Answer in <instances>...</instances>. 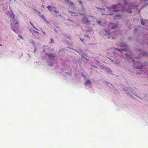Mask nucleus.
Segmentation results:
<instances>
[{"label":"nucleus","mask_w":148,"mask_h":148,"mask_svg":"<svg viewBox=\"0 0 148 148\" xmlns=\"http://www.w3.org/2000/svg\"><path fill=\"white\" fill-rule=\"evenodd\" d=\"M42 32L45 35V32Z\"/></svg>","instance_id":"a878e982"},{"label":"nucleus","mask_w":148,"mask_h":148,"mask_svg":"<svg viewBox=\"0 0 148 148\" xmlns=\"http://www.w3.org/2000/svg\"><path fill=\"white\" fill-rule=\"evenodd\" d=\"M97 23L99 24H100L101 23V21H97Z\"/></svg>","instance_id":"6ab92c4d"},{"label":"nucleus","mask_w":148,"mask_h":148,"mask_svg":"<svg viewBox=\"0 0 148 148\" xmlns=\"http://www.w3.org/2000/svg\"><path fill=\"white\" fill-rule=\"evenodd\" d=\"M10 17L11 26L14 31L16 32L18 31V21L16 22V19L15 18V15L13 12H12L10 14Z\"/></svg>","instance_id":"f03ea898"},{"label":"nucleus","mask_w":148,"mask_h":148,"mask_svg":"<svg viewBox=\"0 0 148 148\" xmlns=\"http://www.w3.org/2000/svg\"><path fill=\"white\" fill-rule=\"evenodd\" d=\"M30 24L31 25L33 26V28H34L35 29H36V30H38V29H37V28H36L35 27V26L32 23V22H30Z\"/></svg>","instance_id":"ddd939ff"},{"label":"nucleus","mask_w":148,"mask_h":148,"mask_svg":"<svg viewBox=\"0 0 148 148\" xmlns=\"http://www.w3.org/2000/svg\"><path fill=\"white\" fill-rule=\"evenodd\" d=\"M32 42L33 43H34V42L32 40Z\"/></svg>","instance_id":"bb28decb"},{"label":"nucleus","mask_w":148,"mask_h":148,"mask_svg":"<svg viewBox=\"0 0 148 148\" xmlns=\"http://www.w3.org/2000/svg\"><path fill=\"white\" fill-rule=\"evenodd\" d=\"M50 43H54V40H53L51 38V42H50Z\"/></svg>","instance_id":"f3484780"},{"label":"nucleus","mask_w":148,"mask_h":148,"mask_svg":"<svg viewBox=\"0 0 148 148\" xmlns=\"http://www.w3.org/2000/svg\"><path fill=\"white\" fill-rule=\"evenodd\" d=\"M143 66H138L137 67V68L139 69H143Z\"/></svg>","instance_id":"2eb2a0df"},{"label":"nucleus","mask_w":148,"mask_h":148,"mask_svg":"<svg viewBox=\"0 0 148 148\" xmlns=\"http://www.w3.org/2000/svg\"><path fill=\"white\" fill-rule=\"evenodd\" d=\"M132 61L134 62V63L135 64H136V63L134 61V60L133 59H132Z\"/></svg>","instance_id":"b1692460"},{"label":"nucleus","mask_w":148,"mask_h":148,"mask_svg":"<svg viewBox=\"0 0 148 148\" xmlns=\"http://www.w3.org/2000/svg\"><path fill=\"white\" fill-rule=\"evenodd\" d=\"M140 10H138V13H140Z\"/></svg>","instance_id":"c85d7f7f"},{"label":"nucleus","mask_w":148,"mask_h":148,"mask_svg":"<svg viewBox=\"0 0 148 148\" xmlns=\"http://www.w3.org/2000/svg\"><path fill=\"white\" fill-rule=\"evenodd\" d=\"M40 17H41L45 21L46 20V19L45 18V16L43 15H40Z\"/></svg>","instance_id":"4468645a"},{"label":"nucleus","mask_w":148,"mask_h":148,"mask_svg":"<svg viewBox=\"0 0 148 148\" xmlns=\"http://www.w3.org/2000/svg\"><path fill=\"white\" fill-rule=\"evenodd\" d=\"M36 51V47H35V49L34 51V52H35Z\"/></svg>","instance_id":"4be33fe9"},{"label":"nucleus","mask_w":148,"mask_h":148,"mask_svg":"<svg viewBox=\"0 0 148 148\" xmlns=\"http://www.w3.org/2000/svg\"><path fill=\"white\" fill-rule=\"evenodd\" d=\"M67 2H68L70 5L71 6L73 7L74 6V3L73 2H70L68 0H66Z\"/></svg>","instance_id":"6e6552de"},{"label":"nucleus","mask_w":148,"mask_h":148,"mask_svg":"<svg viewBox=\"0 0 148 148\" xmlns=\"http://www.w3.org/2000/svg\"><path fill=\"white\" fill-rule=\"evenodd\" d=\"M79 3H80L81 4H82V2H81V1H80V2H79Z\"/></svg>","instance_id":"cd10ccee"},{"label":"nucleus","mask_w":148,"mask_h":148,"mask_svg":"<svg viewBox=\"0 0 148 148\" xmlns=\"http://www.w3.org/2000/svg\"><path fill=\"white\" fill-rule=\"evenodd\" d=\"M42 7L44 8V5H43Z\"/></svg>","instance_id":"c756f323"},{"label":"nucleus","mask_w":148,"mask_h":148,"mask_svg":"<svg viewBox=\"0 0 148 148\" xmlns=\"http://www.w3.org/2000/svg\"><path fill=\"white\" fill-rule=\"evenodd\" d=\"M85 36L87 38H89L90 39V38L89 37V36L88 35H85Z\"/></svg>","instance_id":"412c9836"},{"label":"nucleus","mask_w":148,"mask_h":148,"mask_svg":"<svg viewBox=\"0 0 148 148\" xmlns=\"http://www.w3.org/2000/svg\"><path fill=\"white\" fill-rule=\"evenodd\" d=\"M20 36L21 37V38H23L21 36Z\"/></svg>","instance_id":"7c9ffc66"},{"label":"nucleus","mask_w":148,"mask_h":148,"mask_svg":"<svg viewBox=\"0 0 148 148\" xmlns=\"http://www.w3.org/2000/svg\"><path fill=\"white\" fill-rule=\"evenodd\" d=\"M54 9V11L55 12H56V13H58V11L56 10V8L55 7H53L52 8V9Z\"/></svg>","instance_id":"f8f14e48"},{"label":"nucleus","mask_w":148,"mask_h":148,"mask_svg":"<svg viewBox=\"0 0 148 148\" xmlns=\"http://www.w3.org/2000/svg\"><path fill=\"white\" fill-rule=\"evenodd\" d=\"M82 22L83 23L86 24H89L90 21L88 20L87 18L85 17H84L82 19Z\"/></svg>","instance_id":"423d86ee"},{"label":"nucleus","mask_w":148,"mask_h":148,"mask_svg":"<svg viewBox=\"0 0 148 148\" xmlns=\"http://www.w3.org/2000/svg\"><path fill=\"white\" fill-rule=\"evenodd\" d=\"M69 12H71V13H73V14H75V13L73 12H71V11H69Z\"/></svg>","instance_id":"5701e85b"},{"label":"nucleus","mask_w":148,"mask_h":148,"mask_svg":"<svg viewBox=\"0 0 148 148\" xmlns=\"http://www.w3.org/2000/svg\"><path fill=\"white\" fill-rule=\"evenodd\" d=\"M138 5H135L134 3H128L125 0L124 1V6H121L119 4L112 5V6L107 7V11H109L108 13H106L104 14L107 15H113L115 14V12L118 11L121 12H123L124 11H126L128 12L131 13L132 10L133 9H137Z\"/></svg>","instance_id":"f257e3e1"},{"label":"nucleus","mask_w":148,"mask_h":148,"mask_svg":"<svg viewBox=\"0 0 148 148\" xmlns=\"http://www.w3.org/2000/svg\"><path fill=\"white\" fill-rule=\"evenodd\" d=\"M47 8L50 11H51V10H52V9H51L52 8V7H51L50 6H48L47 7Z\"/></svg>","instance_id":"9b49d317"},{"label":"nucleus","mask_w":148,"mask_h":148,"mask_svg":"<svg viewBox=\"0 0 148 148\" xmlns=\"http://www.w3.org/2000/svg\"><path fill=\"white\" fill-rule=\"evenodd\" d=\"M46 55L48 56L49 58L51 59L52 58H54L56 56L55 54L52 53L50 54H48V53H46Z\"/></svg>","instance_id":"0eeeda50"},{"label":"nucleus","mask_w":148,"mask_h":148,"mask_svg":"<svg viewBox=\"0 0 148 148\" xmlns=\"http://www.w3.org/2000/svg\"><path fill=\"white\" fill-rule=\"evenodd\" d=\"M114 16L115 17L119 16H120V15H115Z\"/></svg>","instance_id":"aec40b11"},{"label":"nucleus","mask_w":148,"mask_h":148,"mask_svg":"<svg viewBox=\"0 0 148 148\" xmlns=\"http://www.w3.org/2000/svg\"><path fill=\"white\" fill-rule=\"evenodd\" d=\"M91 84V82L89 80H88L87 81H86L85 82V84L86 85H87L88 84Z\"/></svg>","instance_id":"1a4fd4ad"},{"label":"nucleus","mask_w":148,"mask_h":148,"mask_svg":"<svg viewBox=\"0 0 148 148\" xmlns=\"http://www.w3.org/2000/svg\"><path fill=\"white\" fill-rule=\"evenodd\" d=\"M106 25L107 27V30L104 29L102 30L101 33L103 35H106L110 33V30L111 29H114L117 27L116 25L114 24L111 23L106 24Z\"/></svg>","instance_id":"7ed1b4c3"},{"label":"nucleus","mask_w":148,"mask_h":148,"mask_svg":"<svg viewBox=\"0 0 148 148\" xmlns=\"http://www.w3.org/2000/svg\"><path fill=\"white\" fill-rule=\"evenodd\" d=\"M143 55H144V56H145V54H144H144H143Z\"/></svg>","instance_id":"473e14b6"},{"label":"nucleus","mask_w":148,"mask_h":148,"mask_svg":"<svg viewBox=\"0 0 148 148\" xmlns=\"http://www.w3.org/2000/svg\"><path fill=\"white\" fill-rule=\"evenodd\" d=\"M145 21H143V20H141V24L142 25H145Z\"/></svg>","instance_id":"9d476101"},{"label":"nucleus","mask_w":148,"mask_h":148,"mask_svg":"<svg viewBox=\"0 0 148 148\" xmlns=\"http://www.w3.org/2000/svg\"><path fill=\"white\" fill-rule=\"evenodd\" d=\"M0 46H2L1 45V44H0Z\"/></svg>","instance_id":"2f4dec72"},{"label":"nucleus","mask_w":148,"mask_h":148,"mask_svg":"<svg viewBox=\"0 0 148 148\" xmlns=\"http://www.w3.org/2000/svg\"><path fill=\"white\" fill-rule=\"evenodd\" d=\"M33 31L35 33H37V34H39V33L38 32L36 31L33 30Z\"/></svg>","instance_id":"dca6fc26"},{"label":"nucleus","mask_w":148,"mask_h":148,"mask_svg":"<svg viewBox=\"0 0 148 148\" xmlns=\"http://www.w3.org/2000/svg\"><path fill=\"white\" fill-rule=\"evenodd\" d=\"M79 39L82 42L84 41V39H81V38H80Z\"/></svg>","instance_id":"a211bd4d"},{"label":"nucleus","mask_w":148,"mask_h":148,"mask_svg":"<svg viewBox=\"0 0 148 148\" xmlns=\"http://www.w3.org/2000/svg\"><path fill=\"white\" fill-rule=\"evenodd\" d=\"M38 13H40V12H38Z\"/></svg>","instance_id":"72a5a7b5"},{"label":"nucleus","mask_w":148,"mask_h":148,"mask_svg":"<svg viewBox=\"0 0 148 148\" xmlns=\"http://www.w3.org/2000/svg\"><path fill=\"white\" fill-rule=\"evenodd\" d=\"M101 10H104V11H105V8H102L101 9Z\"/></svg>","instance_id":"393cba45"},{"label":"nucleus","mask_w":148,"mask_h":148,"mask_svg":"<svg viewBox=\"0 0 148 148\" xmlns=\"http://www.w3.org/2000/svg\"><path fill=\"white\" fill-rule=\"evenodd\" d=\"M122 49H116L118 51L120 52L121 53L123 51H126V52H127L125 55L127 57H128L131 55V52L130 51H129L127 49L128 47L126 45H123L122 47Z\"/></svg>","instance_id":"20e7f679"},{"label":"nucleus","mask_w":148,"mask_h":148,"mask_svg":"<svg viewBox=\"0 0 148 148\" xmlns=\"http://www.w3.org/2000/svg\"><path fill=\"white\" fill-rule=\"evenodd\" d=\"M141 4H142V7H143L148 4V0H139Z\"/></svg>","instance_id":"39448f33"}]
</instances>
